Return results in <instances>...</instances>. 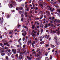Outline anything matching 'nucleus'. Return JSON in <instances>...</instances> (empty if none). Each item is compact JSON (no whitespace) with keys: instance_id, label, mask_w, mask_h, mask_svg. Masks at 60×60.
<instances>
[{"instance_id":"obj_1","label":"nucleus","mask_w":60,"mask_h":60,"mask_svg":"<svg viewBox=\"0 0 60 60\" xmlns=\"http://www.w3.org/2000/svg\"><path fill=\"white\" fill-rule=\"evenodd\" d=\"M46 13H47V15L49 16V17H50V13L49 11H46Z\"/></svg>"},{"instance_id":"obj_2","label":"nucleus","mask_w":60,"mask_h":60,"mask_svg":"<svg viewBox=\"0 0 60 60\" xmlns=\"http://www.w3.org/2000/svg\"><path fill=\"white\" fill-rule=\"evenodd\" d=\"M12 51L13 52V53L15 54H17V52H16V50L15 49H12Z\"/></svg>"},{"instance_id":"obj_3","label":"nucleus","mask_w":60,"mask_h":60,"mask_svg":"<svg viewBox=\"0 0 60 60\" xmlns=\"http://www.w3.org/2000/svg\"><path fill=\"white\" fill-rule=\"evenodd\" d=\"M24 34L23 33H22V36H23L24 37H25V36L26 35V31H24Z\"/></svg>"},{"instance_id":"obj_4","label":"nucleus","mask_w":60,"mask_h":60,"mask_svg":"<svg viewBox=\"0 0 60 60\" xmlns=\"http://www.w3.org/2000/svg\"><path fill=\"white\" fill-rule=\"evenodd\" d=\"M30 44H31L32 43V41L31 40L29 41H28L27 44L28 45H29L30 44Z\"/></svg>"},{"instance_id":"obj_5","label":"nucleus","mask_w":60,"mask_h":60,"mask_svg":"<svg viewBox=\"0 0 60 60\" xmlns=\"http://www.w3.org/2000/svg\"><path fill=\"white\" fill-rule=\"evenodd\" d=\"M41 52H39L38 53V56H37V57H38L39 56H40L41 55Z\"/></svg>"},{"instance_id":"obj_6","label":"nucleus","mask_w":60,"mask_h":60,"mask_svg":"<svg viewBox=\"0 0 60 60\" xmlns=\"http://www.w3.org/2000/svg\"><path fill=\"white\" fill-rule=\"evenodd\" d=\"M47 8H48V9L49 10H52V8H50V7L49 6H48Z\"/></svg>"},{"instance_id":"obj_7","label":"nucleus","mask_w":60,"mask_h":60,"mask_svg":"<svg viewBox=\"0 0 60 60\" xmlns=\"http://www.w3.org/2000/svg\"><path fill=\"white\" fill-rule=\"evenodd\" d=\"M45 38H46L47 39H49V36H48V35H46L45 36Z\"/></svg>"},{"instance_id":"obj_8","label":"nucleus","mask_w":60,"mask_h":60,"mask_svg":"<svg viewBox=\"0 0 60 60\" xmlns=\"http://www.w3.org/2000/svg\"><path fill=\"white\" fill-rule=\"evenodd\" d=\"M54 39L55 40V41H57V38L56 36L54 37Z\"/></svg>"},{"instance_id":"obj_9","label":"nucleus","mask_w":60,"mask_h":60,"mask_svg":"<svg viewBox=\"0 0 60 60\" xmlns=\"http://www.w3.org/2000/svg\"><path fill=\"white\" fill-rule=\"evenodd\" d=\"M27 58H28V59H29V60H31V59H32V57H29L28 56H27Z\"/></svg>"},{"instance_id":"obj_10","label":"nucleus","mask_w":60,"mask_h":60,"mask_svg":"<svg viewBox=\"0 0 60 60\" xmlns=\"http://www.w3.org/2000/svg\"><path fill=\"white\" fill-rule=\"evenodd\" d=\"M56 11L58 12H59L60 14V9H59L56 10Z\"/></svg>"},{"instance_id":"obj_11","label":"nucleus","mask_w":60,"mask_h":60,"mask_svg":"<svg viewBox=\"0 0 60 60\" xmlns=\"http://www.w3.org/2000/svg\"><path fill=\"white\" fill-rule=\"evenodd\" d=\"M48 25H47V24H45V26L44 27L45 28H46L48 27Z\"/></svg>"},{"instance_id":"obj_12","label":"nucleus","mask_w":60,"mask_h":60,"mask_svg":"<svg viewBox=\"0 0 60 60\" xmlns=\"http://www.w3.org/2000/svg\"><path fill=\"white\" fill-rule=\"evenodd\" d=\"M19 59H22L23 58V57L22 56H20L19 57Z\"/></svg>"},{"instance_id":"obj_13","label":"nucleus","mask_w":60,"mask_h":60,"mask_svg":"<svg viewBox=\"0 0 60 60\" xmlns=\"http://www.w3.org/2000/svg\"><path fill=\"white\" fill-rule=\"evenodd\" d=\"M39 5L41 6V8H43V5L41 4H39Z\"/></svg>"},{"instance_id":"obj_14","label":"nucleus","mask_w":60,"mask_h":60,"mask_svg":"<svg viewBox=\"0 0 60 60\" xmlns=\"http://www.w3.org/2000/svg\"><path fill=\"white\" fill-rule=\"evenodd\" d=\"M29 8L28 7V8H27L25 9L26 11H29Z\"/></svg>"},{"instance_id":"obj_15","label":"nucleus","mask_w":60,"mask_h":60,"mask_svg":"<svg viewBox=\"0 0 60 60\" xmlns=\"http://www.w3.org/2000/svg\"><path fill=\"white\" fill-rule=\"evenodd\" d=\"M55 19V17H52L51 18V19L52 21H53V20Z\"/></svg>"},{"instance_id":"obj_16","label":"nucleus","mask_w":60,"mask_h":60,"mask_svg":"<svg viewBox=\"0 0 60 60\" xmlns=\"http://www.w3.org/2000/svg\"><path fill=\"white\" fill-rule=\"evenodd\" d=\"M5 59L7 60H9V58H8V56H7L5 57Z\"/></svg>"},{"instance_id":"obj_17","label":"nucleus","mask_w":60,"mask_h":60,"mask_svg":"<svg viewBox=\"0 0 60 60\" xmlns=\"http://www.w3.org/2000/svg\"><path fill=\"white\" fill-rule=\"evenodd\" d=\"M32 29H34V27H35V26H34V25H32Z\"/></svg>"},{"instance_id":"obj_18","label":"nucleus","mask_w":60,"mask_h":60,"mask_svg":"<svg viewBox=\"0 0 60 60\" xmlns=\"http://www.w3.org/2000/svg\"><path fill=\"white\" fill-rule=\"evenodd\" d=\"M1 56H4L5 55V53H2L1 54Z\"/></svg>"},{"instance_id":"obj_19","label":"nucleus","mask_w":60,"mask_h":60,"mask_svg":"<svg viewBox=\"0 0 60 60\" xmlns=\"http://www.w3.org/2000/svg\"><path fill=\"white\" fill-rule=\"evenodd\" d=\"M56 31L57 32V34H59V30H56Z\"/></svg>"},{"instance_id":"obj_20","label":"nucleus","mask_w":60,"mask_h":60,"mask_svg":"<svg viewBox=\"0 0 60 60\" xmlns=\"http://www.w3.org/2000/svg\"><path fill=\"white\" fill-rule=\"evenodd\" d=\"M51 24L50 23H49L47 25L48 26H51Z\"/></svg>"},{"instance_id":"obj_21","label":"nucleus","mask_w":60,"mask_h":60,"mask_svg":"<svg viewBox=\"0 0 60 60\" xmlns=\"http://www.w3.org/2000/svg\"><path fill=\"white\" fill-rule=\"evenodd\" d=\"M35 10H38V8L36 7H35V8H34V9H35Z\"/></svg>"},{"instance_id":"obj_22","label":"nucleus","mask_w":60,"mask_h":60,"mask_svg":"<svg viewBox=\"0 0 60 60\" xmlns=\"http://www.w3.org/2000/svg\"><path fill=\"white\" fill-rule=\"evenodd\" d=\"M19 9L20 10H23V8L22 7H21L19 8Z\"/></svg>"},{"instance_id":"obj_23","label":"nucleus","mask_w":60,"mask_h":60,"mask_svg":"<svg viewBox=\"0 0 60 60\" xmlns=\"http://www.w3.org/2000/svg\"><path fill=\"white\" fill-rule=\"evenodd\" d=\"M34 3H35V2H34V1L33 0L32 1V4H34Z\"/></svg>"},{"instance_id":"obj_24","label":"nucleus","mask_w":60,"mask_h":60,"mask_svg":"<svg viewBox=\"0 0 60 60\" xmlns=\"http://www.w3.org/2000/svg\"><path fill=\"white\" fill-rule=\"evenodd\" d=\"M26 53V51H24L23 52H21L20 53V55H21V54H24Z\"/></svg>"},{"instance_id":"obj_25","label":"nucleus","mask_w":60,"mask_h":60,"mask_svg":"<svg viewBox=\"0 0 60 60\" xmlns=\"http://www.w3.org/2000/svg\"><path fill=\"white\" fill-rule=\"evenodd\" d=\"M18 53H19L20 52V50L19 49H17V50Z\"/></svg>"},{"instance_id":"obj_26","label":"nucleus","mask_w":60,"mask_h":60,"mask_svg":"<svg viewBox=\"0 0 60 60\" xmlns=\"http://www.w3.org/2000/svg\"><path fill=\"white\" fill-rule=\"evenodd\" d=\"M7 51H8V52H11V50L10 49H9L8 50V49H7Z\"/></svg>"},{"instance_id":"obj_27","label":"nucleus","mask_w":60,"mask_h":60,"mask_svg":"<svg viewBox=\"0 0 60 60\" xmlns=\"http://www.w3.org/2000/svg\"><path fill=\"white\" fill-rule=\"evenodd\" d=\"M44 43V41H42L40 42V43L41 44H43Z\"/></svg>"},{"instance_id":"obj_28","label":"nucleus","mask_w":60,"mask_h":60,"mask_svg":"<svg viewBox=\"0 0 60 60\" xmlns=\"http://www.w3.org/2000/svg\"><path fill=\"white\" fill-rule=\"evenodd\" d=\"M55 42L56 44L57 45H58V43H57V41H55Z\"/></svg>"},{"instance_id":"obj_29","label":"nucleus","mask_w":60,"mask_h":60,"mask_svg":"<svg viewBox=\"0 0 60 60\" xmlns=\"http://www.w3.org/2000/svg\"><path fill=\"white\" fill-rule=\"evenodd\" d=\"M49 46V44H47L45 46V47H48Z\"/></svg>"},{"instance_id":"obj_30","label":"nucleus","mask_w":60,"mask_h":60,"mask_svg":"<svg viewBox=\"0 0 60 60\" xmlns=\"http://www.w3.org/2000/svg\"><path fill=\"white\" fill-rule=\"evenodd\" d=\"M8 43L7 42H6V43H4V45H7V44H8Z\"/></svg>"},{"instance_id":"obj_31","label":"nucleus","mask_w":60,"mask_h":60,"mask_svg":"<svg viewBox=\"0 0 60 60\" xmlns=\"http://www.w3.org/2000/svg\"><path fill=\"white\" fill-rule=\"evenodd\" d=\"M39 33H40V30H39L37 33V34L38 35H39Z\"/></svg>"},{"instance_id":"obj_32","label":"nucleus","mask_w":60,"mask_h":60,"mask_svg":"<svg viewBox=\"0 0 60 60\" xmlns=\"http://www.w3.org/2000/svg\"><path fill=\"white\" fill-rule=\"evenodd\" d=\"M21 17H24V15L23 14H21Z\"/></svg>"},{"instance_id":"obj_33","label":"nucleus","mask_w":60,"mask_h":60,"mask_svg":"<svg viewBox=\"0 0 60 60\" xmlns=\"http://www.w3.org/2000/svg\"><path fill=\"white\" fill-rule=\"evenodd\" d=\"M32 35L33 36H35L36 35H35V34H32Z\"/></svg>"},{"instance_id":"obj_34","label":"nucleus","mask_w":60,"mask_h":60,"mask_svg":"<svg viewBox=\"0 0 60 60\" xmlns=\"http://www.w3.org/2000/svg\"><path fill=\"white\" fill-rule=\"evenodd\" d=\"M40 49H38L36 51V52H38V51H40Z\"/></svg>"},{"instance_id":"obj_35","label":"nucleus","mask_w":60,"mask_h":60,"mask_svg":"<svg viewBox=\"0 0 60 60\" xmlns=\"http://www.w3.org/2000/svg\"><path fill=\"white\" fill-rule=\"evenodd\" d=\"M49 58L48 57H46L45 59V60H48Z\"/></svg>"},{"instance_id":"obj_36","label":"nucleus","mask_w":60,"mask_h":60,"mask_svg":"<svg viewBox=\"0 0 60 60\" xmlns=\"http://www.w3.org/2000/svg\"><path fill=\"white\" fill-rule=\"evenodd\" d=\"M4 49H8V47L5 46V47L4 48Z\"/></svg>"},{"instance_id":"obj_37","label":"nucleus","mask_w":60,"mask_h":60,"mask_svg":"<svg viewBox=\"0 0 60 60\" xmlns=\"http://www.w3.org/2000/svg\"><path fill=\"white\" fill-rule=\"evenodd\" d=\"M26 47V45H24L23 46V48H25Z\"/></svg>"},{"instance_id":"obj_38","label":"nucleus","mask_w":60,"mask_h":60,"mask_svg":"<svg viewBox=\"0 0 60 60\" xmlns=\"http://www.w3.org/2000/svg\"><path fill=\"white\" fill-rule=\"evenodd\" d=\"M22 13V11H20L19 12V13L20 14H21V13Z\"/></svg>"},{"instance_id":"obj_39","label":"nucleus","mask_w":60,"mask_h":60,"mask_svg":"<svg viewBox=\"0 0 60 60\" xmlns=\"http://www.w3.org/2000/svg\"><path fill=\"white\" fill-rule=\"evenodd\" d=\"M58 22L59 23H60V20H57Z\"/></svg>"},{"instance_id":"obj_40","label":"nucleus","mask_w":60,"mask_h":60,"mask_svg":"<svg viewBox=\"0 0 60 60\" xmlns=\"http://www.w3.org/2000/svg\"><path fill=\"white\" fill-rule=\"evenodd\" d=\"M19 9V8L18 7H17L16 8V10H18Z\"/></svg>"},{"instance_id":"obj_41","label":"nucleus","mask_w":60,"mask_h":60,"mask_svg":"<svg viewBox=\"0 0 60 60\" xmlns=\"http://www.w3.org/2000/svg\"><path fill=\"white\" fill-rule=\"evenodd\" d=\"M51 26L52 27H53V26H54V24H53L52 23H51Z\"/></svg>"},{"instance_id":"obj_42","label":"nucleus","mask_w":60,"mask_h":60,"mask_svg":"<svg viewBox=\"0 0 60 60\" xmlns=\"http://www.w3.org/2000/svg\"><path fill=\"white\" fill-rule=\"evenodd\" d=\"M32 5H33V7L34 8V7H35V5H34V4H33Z\"/></svg>"},{"instance_id":"obj_43","label":"nucleus","mask_w":60,"mask_h":60,"mask_svg":"<svg viewBox=\"0 0 60 60\" xmlns=\"http://www.w3.org/2000/svg\"><path fill=\"white\" fill-rule=\"evenodd\" d=\"M21 6H23V7H24V4H21Z\"/></svg>"},{"instance_id":"obj_44","label":"nucleus","mask_w":60,"mask_h":60,"mask_svg":"<svg viewBox=\"0 0 60 60\" xmlns=\"http://www.w3.org/2000/svg\"><path fill=\"white\" fill-rule=\"evenodd\" d=\"M53 32L54 33V34H55V33H56V31H53Z\"/></svg>"},{"instance_id":"obj_45","label":"nucleus","mask_w":60,"mask_h":60,"mask_svg":"<svg viewBox=\"0 0 60 60\" xmlns=\"http://www.w3.org/2000/svg\"><path fill=\"white\" fill-rule=\"evenodd\" d=\"M53 32V31H52V30H51L50 33H52Z\"/></svg>"},{"instance_id":"obj_46","label":"nucleus","mask_w":60,"mask_h":60,"mask_svg":"<svg viewBox=\"0 0 60 60\" xmlns=\"http://www.w3.org/2000/svg\"><path fill=\"white\" fill-rule=\"evenodd\" d=\"M43 29H41V32H43Z\"/></svg>"},{"instance_id":"obj_47","label":"nucleus","mask_w":60,"mask_h":60,"mask_svg":"<svg viewBox=\"0 0 60 60\" xmlns=\"http://www.w3.org/2000/svg\"><path fill=\"white\" fill-rule=\"evenodd\" d=\"M60 14L59 13H58L57 14V16H60Z\"/></svg>"},{"instance_id":"obj_48","label":"nucleus","mask_w":60,"mask_h":60,"mask_svg":"<svg viewBox=\"0 0 60 60\" xmlns=\"http://www.w3.org/2000/svg\"><path fill=\"white\" fill-rule=\"evenodd\" d=\"M1 24H2V23H3V21L2 20L0 22Z\"/></svg>"},{"instance_id":"obj_49","label":"nucleus","mask_w":60,"mask_h":60,"mask_svg":"<svg viewBox=\"0 0 60 60\" xmlns=\"http://www.w3.org/2000/svg\"><path fill=\"white\" fill-rule=\"evenodd\" d=\"M27 6H28V5L27 4H25V7L26 8H27Z\"/></svg>"},{"instance_id":"obj_50","label":"nucleus","mask_w":60,"mask_h":60,"mask_svg":"<svg viewBox=\"0 0 60 60\" xmlns=\"http://www.w3.org/2000/svg\"><path fill=\"white\" fill-rule=\"evenodd\" d=\"M16 46H17L18 48H19V45H16Z\"/></svg>"},{"instance_id":"obj_51","label":"nucleus","mask_w":60,"mask_h":60,"mask_svg":"<svg viewBox=\"0 0 60 60\" xmlns=\"http://www.w3.org/2000/svg\"><path fill=\"white\" fill-rule=\"evenodd\" d=\"M7 46H8V47H10V45H9V44H7Z\"/></svg>"},{"instance_id":"obj_52","label":"nucleus","mask_w":60,"mask_h":60,"mask_svg":"<svg viewBox=\"0 0 60 60\" xmlns=\"http://www.w3.org/2000/svg\"><path fill=\"white\" fill-rule=\"evenodd\" d=\"M34 34H36V33H37V31H35L34 32Z\"/></svg>"},{"instance_id":"obj_53","label":"nucleus","mask_w":60,"mask_h":60,"mask_svg":"<svg viewBox=\"0 0 60 60\" xmlns=\"http://www.w3.org/2000/svg\"><path fill=\"white\" fill-rule=\"evenodd\" d=\"M0 45L1 46H3V44H2V43H0Z\"/></svg>"},{"instance_id":"obj_54","label":"nucleus","mask_w":60,"mask_h":60,"mask_svg":"<svg viewBox=\"0 0 60 60\" xmlns=\"http://www.w3.org/2000/svg\"><path fill=\"white\" fill-rule=\"evenodd\" d=\"M9 15H8L7 16V19H8V18H9Z\"/></svg>"},{"instance_id":"obj_55","label":"nucleus","mask_w":60,"mask_h":60,"mask_svg":"<svg viewBox=\"0 0 60 60\" xmlns=\"http://www.w3.org/2000/svg\"><path fill=\"white\" fill-rule=\"evenodd\" d=\"M13 55H14L13 54L11 56V57H12V58H13V57H14L13 56H13Z\"/></svg>"},{"instance_id":"obj_56","label":"nucleus","mask_w":60,"mask_h":60,"mask_svg":"<svg viewBox=\"0 0 60 60\" xmlns=\"http://www.w3.org/2000/svg\"><path fill=\"white\" fill-rule=\"evenodd\" d=\"M50 59H52V56H50Z\"/></svg>"},{"instance_id":"obj_57","label":"nucleus","mask_w":60,"mask_h":60,"mask_svg":"<svg viewBox=\"0 0 60 60\" xmlns=\"http://www.w3.org/2000/svg\"><path fill=\"white\" fill-rule=\"evenodd\" d=\"M21 21H23V18H22L21 19Z\"/></svg>"},{"instance_id":"obj_58","label":"nucleus","mask_w":60,"mask_h":60,"mask_svg":"<svg viewBox=\"0 0 60 60\" xmlns=\"http://www.w3.org/2000/svg\"><path fill=\"white\" fill-rule=\"evenodd\" d=\"M21 38H20L18 40V42H19V41H21Z\"/></svg>"},{"instance_id":"obj_59","label":"nucleus","mask_w":60,"mask_h":60,"mask_svg":"<svg viewBox=\"0 0 60 60\" xmlns=\"http://www.w3.org/2000/svg\"><path fill=\"white\" fill-rule=\"evenodd\" d=\"M35 13H38L37 11L36 10L35 11Z\"/></svg>"},{"instance_id":"obj_60","label":"nucleus","mask_w":60,"mask_h":60,"mask_svg":"<svg viewBox=\"0 0 60 60\" xmlns=\"http://www.w3.org/2000/svg\"><path fill=\"white\" fill-rule=\"evenodd\" d=\"M41 38H44V37L43 36H41Z\"/></svg>"},{"instance_id":"obj_61","label":"nucleus","mask_w":60,"mask_h":60,"mask_svg":"<svg viewBox=\"0 0 60 60\" xmlns=\"http://www.w3.org/2000/svg\"><path fill=\"white\" fill-rule=\"evenodd\" d=\"M38 22L36 21V22H35V24H36L37 23H38Z\"/></svg>"},{"instance_id":"obj_62","label":"nucleus","mask_w":60,"mask_h":60,"mask_svg":"<svg viewBox=\"0 0 60 60\" xmlns=\"http://www.w3.org/2000/svg\"><path fill=\"white\" fill-rule=\"evenodd\" d=\"M1 52H4V50H2L1 51Z\"/></svg>"},{"instance_id":"obj_63","label":"nucleus","mask_w":60,"mask_h":60,"mask_svg":"<svg viewBox=\"0 0 60 60\" xmlns=\"http://www.w3.org/2000/svg\"><path fill=\"white\" fill-rule=\"evenodd\" d=\"M51 40V38H49V41H50Z\"/></svg>"},{"instance_id":"obj_64","label":"nucleus","mask_w":60,"mask_h":60,"mask_svg":"<svg viewBox=\"0 0 60 60\" xmlns=\"http://www.w3.org/2000/svg\"><path fill=\"white\" fill-rule=\"evenodd\" d=\"M15 56L16 57H18V54H16L15 55Z\"/></svg>"}]
</instances>
